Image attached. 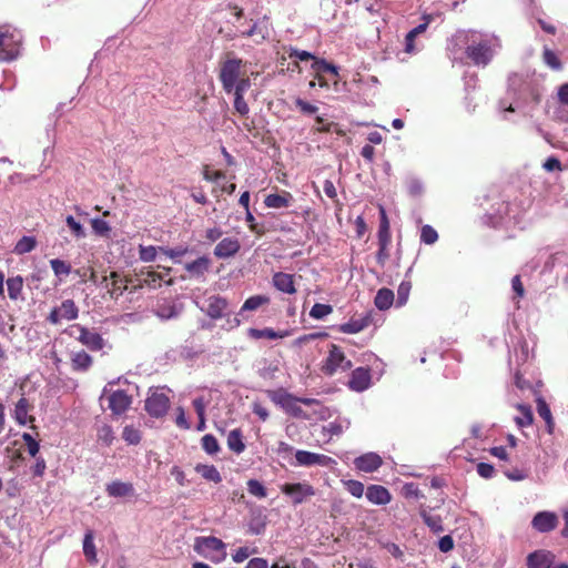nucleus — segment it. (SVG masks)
<instances>
[{
  "label": "nucleus",
  "mask_w": 568,
  "mask_h": 568,
  "mask_svg": "<svg viewBox=\"0 0 568 568\" xmlns=\"http://www.w3.org/2000/svg\"><path fill=\"white\" fill-rule=\"evenodd\" d=\"M266 395L275 405L281 406L287 414L296 418L305 417L304 410L298 405L300 403L306 406L320 403L315 398L296 397L282 387L268 389L266 390Z\"/></svg>",
  "instance_id": "nucleus-1"
},
{
  "label": "nucleus",
  "mask_w": 568,
  "mask_h": 568,
  "mask_svg": "<svg viewBox=\"0 0 568 568\" xmlns=\"http://www.w3.org/2000/svg\"><path fill=\"white\" fill-rule=\"evenodd\" d=\"M244 67L245 62L242 59L234 57L232 53H227L225 60L221 62L219 79L226 93H231L233 84L246 73L243 70Z\"/></svg>",
  "instance_id": "nucleus-2"
},
{
  "label": "nucleus",
  "mask_w": 568,
  "mask_h": 568,
  "mask_svg": "<svg viewBox=\"0 0 568 568\" xmlns=\"http://www.w3.org/2000/svg\"><path fill=\"white\" fill-rule=\"evenodd\" d=\"M22 37L10 26L0 27V61H12L20 53Z\"/></svg>",
  "instance_id": "nucleus-3"
},
{
  "label": "nucleus",
  "mask_w": 568,
  "mask_h": 568,
  "mask_svg": "<svg viewBox=\"0 0 568 568\" xmlns=\"http://www.w3.org/2000/svg\"><path fill=\"white\" fill-rule=\"evenodd\" d=\"M194 549L196 552L207 557L212 562L219 564L226 558L225 544L214 536L197 537Z\"/></svg>",
  "instance_id": "nucleus-4"
},
{
  "label": "nucleus",
  "mask_w": 568,
  "mask_h": 568,
  "mask_svg": "<svg viewBox=\"0 0 568 568\" xmlns=\"http://www.w3.org/2000/svg\"><path fill=\"white\" fill-rule=\"evenodd\" d=\"M352 361L345 356L342 347L336 344H329L328 355L323 362L322 372L327 376H333L337 372H346L352 368Z\"/></svg>",
  "instance_id": "nucleus-5"
},
{
  "label": "nucleus",
  "mask_w": 568,
  "mask_h": 568,
  "mask_svg": "<svg viewBox=\"0 0 568 568\" xmlns=\"http://www.w3.org/2000/svg\"><path fill=\"white\" fill-rule=\"evenodd\" d=\"M165 274H161L155 272L152 267H142L136 273L138 287H149V288H158L161 286V283L164 282L166 285H173L174 280L169 278L165 280V276L170 274L171 267H163Z\"/></svg>",
  "instance_id": "nucleus-6"
},
{
  "label": "nucleus",
  "mask_w": 568,
  "mask_h": 568,
  "mask_svg": "<svg viewBox=\"0 0 568 568\" xmlns=\"http://www.w3.org/2000/svg\"><path fill=\"white\" fill-rule=\"evenodd\" d=\"M170 406V397L158 389L150 390L144 402L145 412L153 418H163L168 414Z\"/></svg>",
  "instance_id": "nucleus-7"
},
{
  "label": "nucleus",
  "mask_w": 568,
  "mask_h": 568,
  "mask_svg": "<svg viewBox=\"0 0 568 568\" xmlns=\"http://www.w3.org/2000/svg\"><path fill=\"white\" fill-rule=\"evenodd\" d=\"M69 334L91 351H101L104 347V339L99 333L80 324L71 325Z\"/></svg>",
  "instance_id": "nucleus-8"
},
{
  "label": "nucleus",
  "mask_w": 568,
  "mask_h": 568,
  "mask_svg": "<svg viewBox=\"0 0 568 568\" xmlns=\"http://www.w3.org/2000/svg\"><path fill=\"white\" fill-rule=\"evenodd\" d=\"M129 281L115 271H111L109 275H103L100 286H103L110 298L118 300L124 291L128 290Z\"/></svg>",
  "instance_id": "nucleus-9"
},
{
  "label": "nucleus",
  "mask_w": 568,
  "mask_h": 568,
  "mask_svg": "<svg viewBox=\"0 0 568 568\" xmlns=\"http://www.w3.org/2000/svg\"><path fill=\"white\" fill-rule=\"evenodd\" d=\"M281 491L290 496L294 505H300L315 495L314 487L307 483L284 484Z\"/></svg>",
  "instance_id": "nucleus-10"
},
{
  "label": "nucleus",
  "mask_w": 568,
  "mask_h": 568,
  "mask_svg": "<svg viewBox=\"0 0 568 568\" xmlns=\"http://www.w3.org/2000/svg\"><path fill=\"white\" fill-rule=\"evenodd\" d=\"M295 458L300 466H306V467L314 466V465H318V466H323V467H333L336 464V462L327 455L312 453V452H307V450H297L295 453Z\"/></svg>",
  "instance_id": "nucleus-11"
},
{
  "label": "nucleus",
  "mask_w": 568,
  "mask_h": 568,
  "mask_svg": "<svg viewBox=\"0 0 568 568\" xmlns=\"http://www.w3.org/2000/svg\"><path fill=\"white\" fill-rule=\"evenodd\" d=\"M466 55L475 65H487L493 58L491 47L487 42L470 44L466 48Z\"/></svg>",
  "instance_id": "nucleus-12"
},
{
  "label": "nucleus",
  "mask_w": 568,
  "mask_h": 568,
  "mask_svg": "<svg viewBox=\"0 0 568 568\" xmlns=\"http://www.w3.org/2000/svg\"><path fill=\"white\" fill-rule=\"evenodd\" d=\"M206 306L203 310L205 314L212 320H220L226 316L229 302L220 295H212L205 301Z\"/></svg>",
  "instance_id": "nucleus-13"
},
{
  "label": "nucleus",
  "mask_w": 568,
  "mask_h": 568,
  "mask_svg": "<svg viewBox=\"0 0 568 568\" xmlns=\"http://www.w3.org/2000/svg\"><path fill=\"white\" fill-rule=\"evenodd\" d=\"M371 369L367 367H357L352 372L347 386L354 392H363L371 386Z\"/></svg>",
  "instance_id": "nucleus-14"
},
{
  "label": "nucleus",
  "mask_w": 568,
  "mask_h": 568,
  "mask_svg": "<svg viewBox=\"0 0 568 568\" xmlns=\"http://www.w3.org/2000/svg\"><path fill=\"white\" fill-rule=\"evenodd\" d=\"M109 408L114 415H122L132 404V398L123 389L114 390L108 397Z\"/></svg>",
  "instance_id": "nucleus-15"
},
{
  "label": "nucleus",
  "mask_w": 568,
  "mask_h": 568,
  "mask_svg": "<svg viewBox=\"0 0 568 568\" xmlns=\"http://www.w3.org/2000/svg\"><path fill=\"white\" fill-rule=\"evenodd\" d=\"M531 525L539 532H549L557 527L558 517L555 513L540 511L534 516Z\"/></svg>",
  "instance_id": "nucleus-16"
},
{
  "label": "nucleus",
  "mask_w": 568,
  "mask_h": 568,
  "mask_svg": "<svg viewBox=\"0 0 568 568\" xmlns=\"http://www.w3.org/2000/svg\"><path fill=\"white\" fill-rule=\"evenodd\" d=\"M33 409V405L28 398L22 396L16 404L13 410V418L19 425H27L28 423L33 424L36 418L29 413Z\"/></svg>",
  "instance_id": "nucleus-17"
},
{
  "label": "nucleus",
  "mask_w": 568,
  "mask_h": 568,
  "mask_svg": "<svg viewBox=\"0 0 568 568\" xmlns=\"http://www.w3.org/2000/svg\"><path fill=\"white\" fill-rule=\"evenodd\" d=\"M383 464L382 457L376 453L364 454L354 460L355 467L364 473H373Z\"/></svg>",
  "instance_id": "nucleus-18"
},
{
  "label": "nucleus",
  "mask_w": 568,
  "mask_h": 568,
  "mask_svg": "<svg viewBox=\"0 0 568 568\" xmlns=\"http://www.w3.org/2000/svg\"><path fill=\"white\" fill-rule=\"evenodd\" d=\"M240 248L241 243L237 239L225 237L216 244L214 255L217 258H227L235 255Z\"/></svg>",
  "instance_id": "nucleus-19"
},
{
  "label": "nucleus",
  "mask_w": 568,
  "mask_h": 568,
  "mask_svg": "<svg viewBox=\"0 0 568 568\" xmlns=\"http://www.w3.org/2000/svg\"><path fill=\"white\" fill-rule=\"evenodd\" d=\"M272 283L274 287L285 294H295L296 287H295V281L294 275L284 273V272H276L273 275Z\"/></svg>",
  "instance_id": "nucleus-20"
},
{
  "label": "nucleus",
  "mask_w": 568,
  "mask_h": 568,
  "mask_svg": "<svg viewBox=\"0 0 568 568\" xmlns=\"http://www.w3.org/2000/svg\"><path fill=\"white\" fill-rule=\"evenodd\" d=\"M372 323V315L353 316L347 323L339 325L338 331L344 334H356L368 327Z\"/></svg>",
  "instance_id": "nucleus-21"
},
{
  "label": "nucleus",
  "mask_w": 568,
  "mask_h": 568,
  "mask_svg": "<svg viewBox=\"0 0 568 568\" xmlns=\"http://www.w3.org/2000/svg\"><path fill=\"white\" fill-rule=\"evenodd\" d=\"M555 556L547 550H537L528 555L527 568H550Z\"/></svg>",
  "instance_id": "nucleus-22"
},
{
  "label": "nucleus",
  "mask_w": 568,
  "mask_h": 568,
  "mask_svg": "<svg viewBox=\"0 0 568 568\" xmlns=\"http://www.w3.org/2000/svg\"><path fill=\"white\" fill-rule=\"evenodd\" d=\"M105 491L110 497L120 498L133 496L135 489L131 483L113 480L106 485Z\"/></svg>",
  "instance_id": "nucleus-23"
},
{
  "label": "nucleus",
  "mask_w": 568,
  "mask_h": 568,
  "mask_svg": "<svg viewBox=\"0 0 568 568\" xmlns=\"http://www.w3.org/2000/svg\"><path fill=\"white\" fill-rule=\"evenodd\" d=\"M366 498L375 505H386L390 501L392 495L387 488L381 485H371L366 489Z\"/></svg>",
  "instance_id": "nucleus-24"
},
{
  "label": "nucleus",
  "mask_w": 568,
  "mask_h": 568,
  "mask_svg": "<svg viewBox=\"0 0 568 568\" xmlns=\"http://www.w3.org/2000/svg\"><path fill=\"white\" fill-rule=\"evenodd\" d=\"M293 201V195L288 191H282L280 194H268L265 196L264 204L270 209L287 207Z\"/></svg>",
  "instance_id": "nucleus-25"
},
{
  "label": "nucleus",
  "mask_w": 568,
  "mask_h": 568,
  "mask_svg": "<svg viewBox=\"0 0 568 568\" xmlns=\"http://www.w3.org/2000/svg\"><path fill=\"white\" fill-rule=\"evenodd\" d=\"M247 334L251 338L260 339V338H268V339H277L290 336V331H274L271 327H265L263 329L258 328H248Z\"/></svg>",
  "instance_id": "nucleus-26"
},
{
  "label": "nucleus",
  "mask_w": 568,
  "mask_h": 568,
  "mask_svg": "<svg viewBox=\"0 0 568 568\" xmlns=\"http://www.w3.org/2000/svg\"><path fill=\"white\" fill-rule=\"evenodd\" d=\"M211 261L206 256H201L193 262L185 264V270L196 277L203 276L210 268Z\"/></svg>",
  "instance_id": "nucleus-27"
},
{
  "label": "nucleus",
  "mask_w": 568,
  "mask_h": 568,
  "mask_svg": "<svg viewBox=\"0 0 568 568\" xmlns=\"http://www.w3.org/2000/svg\"><path fill=\"white\" fill-rule=\"evenodd\" d=\"M226 443L229 449L237 455L242 454L246 448L243 440V433L240 428L232 429L229 433Z\"/></svg>",
  "instance_id": "nucleus-28"
},
{
  "label": "nucleus",
  "mask_w": 568,
  "mask_h": 568,
  "mask_svg": "<svg viewBox=\"0 0 568 568\" xmlns=\"http://www.w3.org/2000/svg\"><path fill=\"white\" fill-rule=\"evenodd\" d=\"M93 363V358L84 351L77 352L71 357L73 371L87 372Z\"/></svg>",
  "instance_id": "nucleus-29"
},
{
  "label": "nucleus",
  "mask_w": 568,
  "mask_h": 568,
  "mask_svg": "<svg viewBox=\"0 0 568 568\" xmlns=\"http://www.w3.org/2000/svg\"><path fill=\"white\" fill-rule=\"evenodd\" d=\"M381 219H379V227L377 232L378 243H390L392 235L389 229V221L386 214V211L383 206L379 207Z\"/></svg>",
  "instance_id": "nucleus-30"
},
{
  "label": "nucleus",
  "mask_w": 568,
  "mask_h": 568,
  "mask_svg": "<svg viewBox=\"0 0 568 568\" xmlns=\"http://www.w3.org/2000/svg\"><path fill=\"white\" fill-rule=\"evenodd\" d=\"M394 292L389 288L383 287L377 291L374 303L379 311L388 310L394 303Z\"/></svg>",
  "instance_id": "nucleus-31"
},
{
  "label": "nucleus",
  "mask_w": 568,
  "mask_h": 568,
  "mask_svg": "<svg viewBox=\"0 0 568 568\" xmlns=\"http://www.w3.org/2000/svg\"><path fill=\"white\" fill-rule=\"evenodd\" d=\"M194 469L206 480L215 484L222 481V476L214 465L197 464Z\"/></svg>",
  "instance_id": "nucleus-32"
},
{
  "label": "nucleus",
  "mask_w": 568,
  "mask_h": 568,
  "mask_svg": "<svg viewBox=\"0 0 568 568\" xmlns=\"http://www.w3.org/2000/svg\"><path fill=\"white\" fill-rule=\"evenodd\" d=\"M537 412L539 416L546 422L548 433L552 434L555 422L550 408L544 398L537 399Z\"/></svg>",
  "instance_id": "nucleus-33"
},
{
  "label": "nucleus",
  "mask_w": 568,
  "mask_h": 568,
  "mask_svg": "<svg viewBox=\"0 0 568 568\" xmlns=\"http://www.w3.org/2000/svg\"><path fill=\"white\" fill-rule=\"evenodd\" d=\"M316 126L313 129L314 132L328 133L334 131L338 135H344L345 132L335 122H328L323 116L317 115L315 118Z\"/></svg>",
  "instance_id": "nucleus-34"
},
{
  "label": "nucleus",
  "mask_w": 568,
  "mask_h": 568,
  "mask_svg": "<svg viewBox=\"0 0 568 568\" xmlns=\"http://www.w3.org/2000/svg\"><path fill=\"white\" fill-rule=\"evenodd\" d=\"M7 288L10 300L17 301L22 293L23 277L21 275L9 277L7 280Z\"/></svg>",
  "instance_id": "nucleus-35"
},
{
  "label": "nucleus",
  "mask_w": 568,
  "mask_h": 568,
  "mask_svg": "<svg viewBox=\"0 0 568 568\" xmlns=\"http://www.w3.org/2000/svg\"><path fill=\"white\" fill-rule=\"evenodd\" d=\"M179 314L180 310L173 303H163L155 310V315L162 321L175 318L179 316Z\"/></svg>",
  "instance_id": "nucleus-36"
},
{
  "label": "nucleus",
  "mask_w": 568,
  "mask_h": 568,
  "mask_svg": "<svg viewBox=\"0 0 568 568\" xmlns=\"http://www.w3.org/2000/svg\"><path fill=\"white\" fill-rule=\"evenodd\" d=\"M58 310L63 320L72 321L79 315V308L73 300H64Z\"/></svg>",
  "instance_id": "nucleus-37"
},
{
  "label": "nucleus",
  "mask_w": 568,
  "mask_h": 568,
  "mask_svg": "<svg viewBox=\"0 0 568 568\" xmlns=\"http://www.w3.org/2000/svg\"><path fill=\"white\" fill-rule=\"evenodd\" d=\"M37 246V240L34 236H22L16 244L13 252L22 255L33 251Z\"/></svg>",
  "instance_id": "nucleus-38"
},
{
  "label": "nucleus",
  "mask_w": 568,
  "mask_h": 568,
  "mask_svg": "<svg viewBox=\"0 0 568 568\" xmlns=\"http://www.w3.org/2000/svg\"><path fill=\"white\" fill-rule=\"evenodd\" d=\"M312 69L316 74L332 73L335 77L338 75L337 68L334 64L324 59H317L316 57L312 63Z\"/></svg>",
  "instance_id": "nucleus-39"
},
{
  "label": "nucleus",
  "mask_w": 568,
  "mask_h": 568,
  "mask_svg": "<svg viewBox=\"0 0 568 568\" xmlns=\"http://www.w3.org/2000/svg\"><path fill=\"white\" fill-rule=\"evenodd\" d=\"M517 409L520 412L521 416L516 417V424L519 427L530 426L534 422L532 410L529 406L519 404Z\"/></svg>",
  "instance_id": "nucleus-40"
},
{
  "label": "nucleus",
  "mask_w": 568,
  "mask_h": 568,
  "mask_svg": "<svg viewBox=\"0 0 568 568\" xmlns=\"http://www.w3.org/2000/svg\"><path fill=\"white\" fill-rule=\"evenodd\" d=\"M423 519H424V523L430 528L432 531L438 534V532H442L444 530V527H443V520L440 518V516L438 515H430L428 514L427 511L423 510L420 513Z\"/></svg>",
  "instance_id": "nucleus-41"
},
{
  "label": "nucleus",
  "mask_w": 568,
  "mask_h": 568,
  "mask_svg": "<svg viewBox=\"0 0 568 568\" xmlns=\"http://www.w3.org/2000/svg\"><path fill=\"white\" fill-rule=\"evenodd\" d=\"M97 437L98 442H101L103 445L108 447L111 446L113 440L115 439L114 432L112 427L108 424H103L98 428Z\"/></svg>",
  "instance_id": "nucleus-42"
},
{
  "label": "nucleus",
  "mask_w": 568,
  "mask_h": 568,
  "mask_svg": "<svg viewBox=\"0 0 568 568\" xmlns=\"http://www.w3.org/2000/svg\"><path fill=\"white\" fill-rule=\"evenodd\" d=\"M268 303H270V298L267 296L254 295V296L248 297L244 302V304L241 307V312H244V311H255L260 306H262L264 304H268Z\"/></svg>",
  "instance_id": "nucleus-43"
},
{
  "label": "nucleus",
  "mask_w": 568,
  "mask_h": 568,
  "mask_svg": "<svg viewBox=\"0 0 568 568\" xmlns=\"http://www.w3.org/2000/svg\"><path fill=\"white\" fill-rule=\"evenodd\" d=\"M91 227L95 235L102 237H109L111 232L110 224L106 221L99 217H94L91 220Z\"/></svg>",
  "instance_id": "nucleus-44"
},
{
  "label": "nucleus",
  "mask_w": 568,
  "mask_h": 568,
  "mask_svg": "<svg viewBox=\"0 0 568 568\" xmlns=\"http://www.w3.org/2000/svg\"><path fill=\"white\" fill-rule=\"evenodd\" d=\"M122 438L129 445H138L142 439L141 432L132 425H128L123 428Z\"/></svg>",
  "instance_id": "nucleus-45"
},
{
  "label": "nucleus",
  "mask_w": 568,
  "mask_h": 568,
  "mask_svg": "<svg viewBox=\"0 0 568 568\" xmlns=\"http://www.w3.org/2000/svg\"><path fill=\"white\" fill-rule=\"evenodd\" d=\"M203 450L209 455H215L220 452V444L217 439L211 435L206 434L201 439Z\"/></svg>",
  "instance_id": "nucleus-46"
},
{
  "label": "nucleus",
  "mask_w": 568,
  "mask_h": 568,
  "mask_svg": "<svg viewBox=\"0 0 568 568\" xmlns=\"http://www.w3.org/2000/svg\"><path fill=\"white\" fill-rule=\"evenodd\" d=\"M193 407L197 414L199 423L196 425V430L202 432L205 429V403L203 398L199 397L193 400Z\"/></svg>",
  "instance_id": "nucleus-47"
},
{
  "label": "nucleus",
  "mask_w": 568,
  "mask_h": 568,
  "mask_svg": "<svg viewBox=\"0 0 568 568\" xmlns=\"http://www.w3.org/2000/svg\"><path fill=\"white\" fill-rule=\"evenodd\" d=\"M542 60L549 67L551 68L552 70H561L562 69V63L560 61V59L558 58V55L552 51L550 50L549 48H545L544 49V52H542Z\"/></svg>",
  "instance_id": "nucleus-48"
},
{
  "label": "nucleus",
  "mask_w": 568,
  "mask_h": 568,
  "mask_svg": "<svg viewBox=\"0 0 568 568\" xmlns=\"http://www.w3.org/2000/svg\"><path fill=\"white\" fill-rule=\"evenodd\" d=\"M83 552L88 560L95 561L97 552L93 542V532L88 531L83 539Z\"/></svg>",
  "instance_id": "nucleus-49"
},
{
  "label": "nucleus",
  "mask_w": 568,
  "mask_h": 568,
  "mask_svg": "<svg viewBox=\"0 0 568 568\" xmlns=\"http://www.w3.org/2000/svg\"><path fill=\"white\" fill-rule=\"evenodd\" d=\"M50 266L54 273L55 276L61 275H69L71 273V265L70 263L60 260V258H53L50 261Z\"/></svg>",
  "instance_id": "nucleus-50"
},
{
  "label": "nucleus",
  "mask_w": 568,
  "mask_h": 568,
  "mask_svg": "<svg viewBox=\"0 0 568 568\" xmlns=\"http://www.w3.org/2000/svg\"><path fill=\"white\" fill-rule=\"evenodd\" d=\"M333 312V307L328 304L315 303L311 311L310 316L315 320H322Z\"/></svg>",
  "instance_id": "nucleus-51"
},
{
  "label": "nucleus",
  "mask_w": 568,
  "mask_h": 568,
  "mask_svg": "<svg viewBox=\"0 0 568 568\" xmlns=\"http://www.w3.org/2000/svg\"><path fill=\"white\" fill-rule=\"evenodd\" d=\"M410 290H412L410 282L404 281L399 284V286L397 288V300H396L397 306H403L406 304L409 293H410Z\"/></svg>",
  "instance_id": "nucleus-52"
},
{
  "label": "nucleus",
  "mask_w": 568,
  "mask_h": 568,
  "mask_svg": "<svg viewBox=\"0 0 568 568\" xmlns=\"http://www.w3.org/2000/svg\"><path fill=\"white\" fill-rule=\"evenodd\" d=\"M438 240L437 231L430 225H424L420 231V241L427 245L434 244Z\"/></svg>",
  "instance_id": "nucleus-53"
},
{
  "label": "nucleus",
  "mask_w": 568,
  "mask_h": 568,
  "mask_svg": "<svg viewBox=\"0 0 568 568\" xmlns=\"http://www.w3.org/2000/svg\"><path fill=\"white\" fill-rule=\"evenodd\" d=\"M158 250H159V247H155L153 245H149V246L140 245L139 246V257L142 262H145V263L153 262L156 257Z\"/></svg>",
  "instance_id": "nucleus-54"
},
{
  "label": "nucleus",
  "mask_w": 568,
  "mask_h": 568,
  "mask_svg": "<svg viewBox=\"0 0 568 568\" xmlns=\"http://www.w3.org/2000/svg\"><path fill=\"white\" fill-rule=\"evenodd\" d=\"M234 95V110L236 113H239L241 116H246L250 113V106L244 100V94L241 93H233Z\"/></svg>",
  "instance_id": "nucleus-55"
},
{
  "label": "nucleus",
  "mask_w": 568,
  "mask_h": 568,
  "mask_svg": "<svg viewBox=\"0 0 568 568\" xmlns=\"http://www.w3.org/2000/svg\"><path fill=\"white\" fill-rule=\"evenodd\" d=\"M243 36L247 38L257 37L258 39L256 41L258 42L265 40L268 37V30L266 27L254 23L250 30L243 33Z\"/></svg>",
  "instance_id": "nucleus-56"
},
{
  "label": "nucleus",
  "mask_w": 568,
  "mask_h": 568,
  "mask_svg": "<svg viewBox=\"0 0 568 568\" xmlns=\"http://www.w3.org/2000/svg\"><path fill=\"white\" fill-rule=\"evenodd\" d=\"M247 490L257 498H265L267 495L266 488L257 479H250L247 481Z\"/></svg>",
  "instance_id": "nucleus-57"
},
{
  "label": "nucleus",
  "mask_w": 568,
  "mask_h": 568,
  "mask_svg": "<svg viewBox=\"0 0 568 568\" xmlns=\"http://www.w3.org/2000/svg\"><path fill=\"white\" fill-rule=\"evenodd\" d=\"M65 223L70 229L71 233L77 237L81 239L85 236V231L80 222H78L72 215H68Z\"/></svg>",
  "instance_id": "nucleus-58"
},
{
  "label": "nucleus",
  "mask_w": 568,
  "mask_h": 568,
  "mask_svg": "<svg viewBox=\"0 0 568 568\" xmlns=\"http://www.w3.org/2000/svg\"><path fill=\"white\" fill-rule=\"evenodd\" d=\"M344 484H345L347 491L352 496H354L356 498H361L363 496V494L365 491L363 483L355 480V479H349V480L345 481Z\"/></svg>",
  "instance_id": "nucleus-59"
},
{
  "label": "nucleus",
  "mask_w": 568,
  "mask_h": 568,
  "mask_svg": "<svg viewBox=\"0 0 568 568\" xmlns=\"http://www.w3.org/2000/svg\"><path fill=\"white\" fill-rule=\"evenodd\" d=\"M389 245L390 243H378V251L376 253V261L383 267L388 261L389 254Z\"/></svg>",
  "instance_id": "nucleus-60"
},
{
  "label": "nucleus",
  "mask_w": 568,
  "mask_h": 568,
  "mask_svg": "<svg viewBox=\"0 0 568 568\" xmlns=\"http://www.w3.org/2000/svg\"><path fill=\"white\" fill-rule=\"evenodd\" d=\"M22 439L24 440V443H26V445L28 447L29 454L32 457H36L37 454L39 453V449H40L39 443L29 433H23L22 434Z\"/></svg>",
  "instance_id": "nucleus-61"
},
{
  "label": "nucleus",
  "mask_w": 568,
  "mask_h": 568,
  "mask_svg": "<svg viewBox=\"0 0 568 568\" xmlns=\"http://www.w3.org/2000/svg\"><path fill=\"white\" fill-rule=\"evenodd\" d=\"M257 552V549L256 548H253V549H250L248 547H240L233 555H232V559L235 561V562H243L244 560H246L251 555L253 554H256Z\"/></svg>",
  "instance_id": "nucleus-62"
},
{
  "label": "nucleus",
  "mask_w": 568,
  "mask_h": 568,
  "mask_svg": "<svg viewBox=\"0 0 568 568\" xmlns=\"http://www.w3.org/2000/svg\"><path fill=\"white\" fill-rule=\"evenodd\" d=\"M250 87H251V80L245 73L240 78V80H237V82H235L233 84V89H232L231 93L244 94L245 91L250 89Z\"/></svg>",
  "instance_id": "nucleus-63"
},
{
  "label": "nucleus",
  "mask_w": 568,
  "mask_h": 568,
  "mask_svg": "<svg viewBox=\"0 0 568 568\" xmlns=\"http://www.w3.org/2000/svg\"><path fill=\"white\" fill-rule=\"evenodd\" d=\"M295 105L300 109V111L304 114H315L318 111V108L301 98L295 99Z\"/></svg>",
  "instance_id": "nucleus-64"
}]
</instances>
